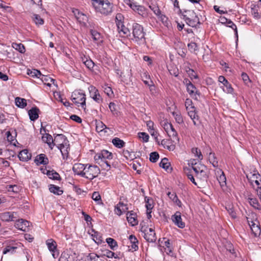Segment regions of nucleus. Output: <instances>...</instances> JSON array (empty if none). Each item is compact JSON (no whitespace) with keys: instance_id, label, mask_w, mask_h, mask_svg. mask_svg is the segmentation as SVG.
<instances>
[{"instance_id":"nucleus-57","label":"nucleus","mask_w":261,"mask_h":261,"mask_svg":"<svg viewBox=\"0 0 261 261\" xmlns=\"http://www.w3.org/2000/svg\"><path fill=\"white\" fill-rule=\"evenodd\" d=\"M138 136L140 138H142L144 142H147L148 141L149 135L144 132H141L138 133Z\"/></svg>"},{"instance_id":"nucleus-61","label":"nucleus","mask_w":261,"mask_h":261,"mask_svg":"<svg viewBox=\"0 0 261 261\" xmlns=\"http://www.w3.org/2000/svg\"><path fill=\"white\" fill-rule=\"evenodd\" d=\"M143 82L145 85H147L149 87L150 91H152V90H154V86L153 85V83L152 81L143 80Z\"/></svg>"},{"instance_id":"nucleus-45","label":"nucleus","mask_w":261,"mask_h":261,"mask_svg":"<svg viewBox=\"0 0 261 261\" xmlns=\"http://www.w3.org/2000/svg\"><path fill=\"white\" fill-rule=\"evenodd\" d=\"M218 180L222 188L226 186V178L223 172H222V174L218 178Z\"/></svg>"},{"instance_id":"nucleus-18","label":"nucleus","mask_w":261,"mask_h":261,"mask_svg":"<svg viewBox=\"0 0 261 261\" xmlns=\"http://www.w3.org/2000/svg\"><path fill=\"white\" fill-rule=\"evenodd\" d=\"M46 245L50 252L55 253L57 251V243L55 240L52 239H48L46 241ZM53 256L55 258V254L53 253Z\"/></svg>"},{"instance_id":"nucleus-42","label":"nucleus","mask_w":261,"mask_h":261,"mask_svg":"<svg viewBox=\"0 0 261 261\" xmlns=\"http://www.w3.org/2000/svg\"><path fill=\"white\" fill-rule=\"evenodd\" d=\"M172 115L177 123L182 124L184 123L182 117L180 113L173 112Z\"/></svg>"},{"instance_id":"nucleus-60","label":"nucleus","mask_w":261,"mask_h":261,"mask_svg":"<svg viewBox=\"0 0 261 261\" xmlns=\"http://www.w3.org/2000/svg\"><path fill=\"white\" fill-rule=\"evenodd\" d=\"M99 257L97 254L91 253L87 256V261H97L96 259Z\"/></svg>"},{"instance_id":"nucleus-32","label":"nucleus","mask_w":261,"mask_h":261,"mask_svg":"<svg viewBox=\"0 0 261 261\" xmlns=\"http://www.w3.org/2000/svg\"><path fill=\"white\" fill-rule=\"evenodd\" d=\"M40 79L44 83V84L46 85L49 87L51 86L50 83L53 82L54 83L55 82V80L47 76L44 75L43 74H42V75L40 76Z\"/></svg>"},{"instance_id":"nucleus-41","label":"nucleus","mask_w":261,"mask_h":261,"mask_svg":"<svg viewBox=\"0 0 261 261\" xmlns=\"http://www.w3.org/2000/svg\"><path fill=\"white\" fill-rule=\"evenodd\" d=\"M7 190L9 192H12L13 193H17L20 191V188L17 185H8L6 187Z\"/></svg>"},{"instance_id":"nucleus-55","label":"nucleus","mask_w":261,"mask_h":261,"mask_svg":"<svg viewBox=\"0 0 261 261\" xmlns=\"http://www.w3.org/2000/svg\"><path fill=\"white\" fill-rule=\"evenodd\" d=\"M159 166L163 168L168 173H171L173 170V167L171 166V164H159Z\"/></svg>"},{"instance_id":"nucleus-14","label":"nucleus","mask_w":261,"mask_h":261,"mask_svg":"<svg viewBox=\"0 0 261 261\" xmlns=\"http://www.w3.org/2000/svg\"><path fill=\"white\" fill-rule=\"evenodd\" d=\"M172 220L178 227L183 228L185 226V224L182 221L181 213L179 212H176L174 215L172 216Z\"/></svg>"},{"instance_id":"nucleus-59","label":"nucleus","mask_w":261,"mask_h":261,"mask_svg":"<svg viewBox=\"0 0 261 261\" xmlns=\"http://www.w3.org/2000/svg\"><path fill=\"white\" fill-rule=\"evenodd\" d=\"M241 76L245 84L247 85L248 86H249V83H251V81L249 79L248 75L246 73L243 72L242 73Z\"/></svg>"},{"instance_id":"nucleus-51","label":"nucleus","mask_w":261,"mask_h":261,"mask_svg":"<svg viewBox=\"0 0 261 261\" xmlns=\"http://www.w3.org/2000/svg\"><path fill=\"white\" fill-rule=\"evenodd\" d=\"M189 50L192 52L194 53L198 50V46L196 43L191 42L189 43L188 45Z\"/></svg>"},{"instance_id":"nucleus-56","label":"nucleus","mask_w":261,"mask_h":261,"mask_svg":"<svg viewBox=\"0 0 261 261\" xmlns=\"http://www.w3.org/2000/svg\"><path fill=\"white\" fill-rule=\"evenodd\" d=\"M167 195L171 199L175 202L177 204H178V202L180 203V201L178 199L177 196L175 193H171L170 192H168Z\"/></svg>"},{"instance_id":"nucleus-43","label":"nucleus","mask_w":261,"mask_h":261,"mask_svg":"<svg viewBox=\"0 0 261 261\" xmlns=\"http://www.w3.org/2000/svg\"><path fill=\"white\" fill-rule=\"evenodd\" d=\"M119 33L121 35H126V36L130 35V33L129 30V29L125 27V25L123 24V27H122V28H119V29H117Z\"/></svg>"},{"instance_id":"nucleus-3","label":"nucleus","mask_w":261,"mask_h":261,"mask_svg":"<svg viewBox=\"0 0 261 261\" xmlns=\"http://www.w3.org/2000/svg\"><path fill=\"white\" fill-rule=\"evenodd\" d=\"M53 146H56L60 150L63 156L68 154L69 146L68 141L63 134H57L55 137Z\"/></svg>"},{"instance_id":"nucleus-40","label":"nucleus","mask_w":261,"mask_h":261,"mask_svg":"<svg viewBox=\"0 0 261 261\" xmlns=\"http://www.w3.org/2000/svg\"><path fill=\"white\" fill-rule=\"evenodd\" d=\"M83 62L89 69H91L93 68L94 63L90 59H87L85 57V58L83 59Z\"/></svg>"},{"instance_id":"nucleus-4","label":"nucleus","mask_w":261,"mask_h":261,"mask_svg":"<svg viewBox=\"0 0 261 261\" xmlns=\"http://www.w3.org/2000/svg\"><path fill=\"white\" fill-rule=\"evenodd\" d=\"M179 13L181 14L183 19L185 20L187 24L192 27H195L200 23L199 19L197 15L193 10H179Z\"/></svg>"},{"instance_id":"nucleus-31","label":"nucleus","mask_w":261,"mask_h":261,"mask_svg":"<svg viewBox=\"0 0 261 261\" xmlns=\"http://www.w3.org/2000/svg\"><path fill=\"white\" fill-rule=\"evenodd\" d=\"M192 153L194 154L195 157L197 158V160L200 161L203 159V155L200 149L197 147L192 148L191 150Z\"/></svg>"},{"instance_id":"nucleus-50","label":"nucleus","mask_w":261,"mask_h":261,"mask_svg":"<svg viewBox=\"0 0 261 261\" xmlns=\"http://www.w3.org/2000/svg\"><path fill=\"white\" fill-rule=\"evenodd\" d=\"M127 210L128 207L121 208L120 206L118 204H117V205L115 206V212L117 215L120 216L123 213V212H125Z\"/></svg>"},{"instance_id":"nucleus-58","label":"nucleus","mask_w":261,"mask_h":261,"mask_svg":"<svg viewBox=\"0 0 261 261\" xmlns=\"http://www.w3.org/2000/svg\"><path fill=\"white\" fill-rule=\"evenodd\" d=\"M187 72L191 79L198 78V76L194 70L189 68L188 70H187Z\"/></svg>"},{"instance_id":"nucleus-2","label":"nucleus","mask_w":261,"mask_h":261,"mask_svg":"<svg viewBox=\"0 0 261 261\" xmlns=\"http://www.w3.org/2000/svg\"><path fill=\"white\" fill-rule=\"evenodd\" d=\"M75 166H81L80 169L84 171V173H87L92 177L97 176L100 173L99 167L95 164H74V166L72 167V169L77 174H80L81 171H77ZM77 168H80V167L77 166Z\"/></svg>"},{"instance_id":"nucleus-47","label":"nucleus","mask_w":261,"mask_h":261,"mask_svg":"<svg viewBox=\"0 0 261 261\" xmlns=\"http://www.w3.org/2000/svg\"><path fill=\"white\" fill-rule=\"evenodd\" d=\"M12 46L14 48H15L16 50L19 51L21 53H23L25 52V49L24 45L21 44H17V43H13L12 44Z\"/></svg>"},{"instance_id":"nucleus-53","label":"nucleus","mask_w":261,"mask_h":261,"mask_svg":"<svg viewBox=\"0 0 261 261\" xmlns=\"http://www.w3.org/2000/svg\"><path fill=\"white\" fill-rule=\"evenodd\" d=\"M109 107L113 115H118V111L116 109V106L114 102H111L109 103Z\"/></svg>"},{"instance_id":"nucleus-49","label":"nucleus","mask_w":261,"mask_h":261,"mask_svg":"<svg viewBox=\"0 0 261 261\" xmlns=\"http://www.w3.org/2000/svg\"><path fill=\"white\" fill-rule=\"evenodd\" d=\"M46 174L47 175H48L50 178L56 180L59 179L60 178L59 174L56 172H53V171L47 170Z\"/></svg>"},{"instance_id":"nucleus-39","label":"nucleus","mask_w":261,"mask_h":261,"mask_svg":"<svg viewBox=\"0 0 261 261\" xmlns=\"http://www.w3.org/2000/svg\"><path fill=\"white\" fill-rule=\"evenodd\" d=\"M160 124L161 126L164 128L166 133H168L169 132L170 127H171V123H169L167 119H164L160 122Z\"/></svg>"},{"instance_id":"nucleus-34","label":"nucleus","mask_w":261,"mask_h":261,"mask_svg":"<svg viewBox=\"0 0 261 261\" xmlns=\"http://www.w3.org/2000/svg\"><path fill=\"white\" fill-rule=\"evenodd\" d=\"M27 73L28 75L33 77H36L40 78V76L42 75L41 72L39 70L35 69L33 70L28 69Z\"/></svg>"},{"instance_id":"nucleus-52","label":"nucleus","mask_w":261,"mask_h":261,"mask_svg":"<svg viewBox=\"0 0 261 261\" xmlns=\"http://www.w3.org/2000/svg\"><path fill=\"white\" fill-rule=\"evenodd\" d=\"M208 160L210 162V163H218V161L215 154L212 152L209 153Z\"/></svg>"},{"instance_id":"nucleus-37","label":"nucleus","mask_w":261,"mask_h":261,"mask_svg":"<svg viewBox=\"0 0 261 261\" xmlns=\"http://www.w3.org/2000/svg\"><path fill=\"white\" fill-rule=\"evenodd\" d=\"M59 261H74L73 257L66 253H62Z\"/></svg>"},{"instance_id":"nucleus-36","label":"nucleus","mask_w":261,"mask_h":261,"mask_svg":"<svg viewBox=\"0 0 261 261\" xmlns=\"http://www.w3.org/2000/svg\"><path fill=\"white\" fill-rule=\"evenodd\" d=\"M92 198L97 203V204H103L101 198V196L98 192H94L92 195Z\"/></svg>"},{"instance_id":"nucleus-27","label":"nucleus","mask_w":261,"mask_h":261,"mask_svg":"<svg viewBox=\"0 0 261 261\" xmlns=\"http://www.w3.org/2000/svg\"><path fill=\"white\" fill-rule=\"evenodd\" d=\"M129 240L131 243V248L134 249L135 251H136L138 249V241L136 237L134 235H130L129 236Z\"/></svg>"},{"instance_id":"nucleus-44","label":"nucleus","mask_w":261,"mask_h":261,"mask_svg":"<svg viewBox=\"0 0 261 261\" xmlns=\"http://www.w3.org/2000/svg\"><path fill=\"white\" fill-rule=\"evenodd\" d=\"M159 159V154L156 151L151 152L149 155V161L152 163H155Z\"/></svg>"},{"instance_id":"nucleus-10","label":"nucleus","mask_w":261,"mask_h":261,"mask_svg":"<svg viewBox=\"0 0 261 261\" xmlns=\"http://www.w3.org/2000/svg\"><path fill=\"white\" fill-rule=\"evenodd\" d=\"M90 97L97 103L102 101V98L100 95L98 90L93 86H90L88 88Z\"/></svg>"},{"instance_id":"nucleus-35","label":"nucleus","mask_w":261,"mask_h":261,"mask_svg":"<svg viewBox=\"0 0 261 261\" xmlns=\"http://www.w3.org/2000/svg\"><path fill=\"white\" fill-rule=\"evenodd\" d=\"M113 144L118 148H122L125 145V142L118 138H115L112 140Z\"/></svg>"},{"instance_id":"nucleus-15","label":"nucleus","mask_w":261,"mask_h":261,"mask_svg":"<svg viewBox=\"0 0 261 261\" xmlns=\"http://www.w3.org/2000/svg\"><path fill=\"white\" fill-rule=\"evenodd\" d=\"M190 109H191L187 110L188 115L193 120L194 125H198L199 124L197 123V121H199V116L196 112V108L195 107H191Z\"/></svg>"},{"instance_id":"nucleus-20","label":"nucleus","mask_w":261,"mask_h":261,"mask_svg":"<svg viewBox=\"0 0 261 261\" xmlns=\"http://www.w3.org/2000/svg\"><path fill=\"white\" fill-rule=\"evenodd\" d=\"M39 109L36 107L32 108L29 111L28 114L31 121H35L38 119L39 117Z\"/></svg>"},{"instance_id":"nucleus-9","label":"nucleus","mask_w":261,"mask_h":261,"mask_svg":"<svg viewBox=\"0 0 261 261\" xmlns=\"http://www.w3.org/2000/svg\"><path fill=\"white\" fill-rule=\"evenodd\" d=\"M141 232L143 233V237L144 239L148 242H154L156 240L155 233L152 228H149L148 230L146 228L143 229L142 227Z\"/></svg>"},{"instance_id":"nucleus-25","label":"nucleus","mask_w":261,"mask_h":261,"mask_svg":"<svg viewBox=\"0 0 261 261\" xmlns=\"http://www.w3.org/2000/svg\"><path fill=\"white\" fill-rule=\"evenodd\" d=\"M42 138L45 143H46L51 148H53L52 145H53L54 139L50 135L45 134L42 136Z\"/></svg>"},{"instance_id":"nucleus-12","label":"nucleus","mask_w":261,"mask_h":261,"mask_svg":"<svg viewBox=\"0 0 261 261\" xmlns=\"http://www.w3.org/2000/svg\"><path fill=\"white\" fill-rule=\"evenodd\" d=\"M248 224L254 236L256 237L260 234L261 230L259 226V222L255 220V221L248 220Z\"/></svg>"},{"instance_id":"nucleus-5","label":"nucleus","mask_w":261,"mask_h":261,"mask_svg":"<svg viewBox=\"0 0 261 261\" xmlns=\"http://www.w3.org/2000/svg\"><path fill=\"white\" fill-rule=\"evenodd\" d=\"M132 33L135 41L139 44H144L146 43L145 32L141 25L137 23H134L132 26Z\"/></svg>"},{"instance_id":"nucleus-38","label":"nucleus","mask_w":261,"mask_h":261,"mask_svg":"<svg viewBox=\"0 0 261 261\" xmlns=\"http://www.w3.org/2000/svg\"><path fill=\"white\" fill-rule=\"evenodd\" d=\"M106 242L108 243L110 248L114 250L115 248L117 247V242L113 238H108L106 239Z\"/></svg>"},{"instance_id":"nucleus-28","label":"nucleus","mask_w":261,"mask_h":261,"mask_svg":"<svg viewBox=\"0 0 261 261\" xmlns=\"http://www.w3.org/2000/svg\"><path fill=\"white\" fill-rule=\"evenodd\" d=\"M90 33L94 41H97L98 42H102L101 35L97 31L91 30Z\"/></svg>"},{"instance_id":"nucleus-54","label":"nucleus","mask_w":261,"mask_h":261,"mask_svg":"<svg viewBox=\"0 0 261 261\" xmlns=\"http://www.w3.org/2000/svg\"><path fill=\"white\" fill-rule=\"evenodd\" d=\"M196 90V88L193 84H192L190 85H188V87H187V92L191 96H193Z\"/></svg>"},{"instance_id":"nucleus-21","label":"nucleus","mask_w":261,"mask_h":261,"mask_svg":"<svg viewBox=\"0 0 261 261\" xmlns=\"http://www.w3.org/2000/svg\"><path fill=\"white\" fill-rule=\"evenodd\" d=\"M18 157L20 161L22 162H27L31 159V154L29 152L27 149H24L19 152Z\"/></svg>"},{"instance_id":"nucleus-64","label":"nucleus","mask_w":261,"mask_h":261,"mask_svg":"<svg viewBox=\"0 0 261 261\" xmlns=\"http://www.w3.org/2000/svg\"><path fill=\"white\" fill-rule=\"evenodd\" d=\"M136 12H137L140 15L143 16L146 14L145 8L140 5L139 7H138L137 10Z\"/></svg>"},{"instance_id":"nucleus-22","label":"nucleus","mask_w":261,"mask_h":261,"mask_svg":"<svg viewBox=\"0 0 261 261\" xmlns=\"http://www.w3.org/2000/svg\"><path fill=\"white\" fill-rule=\"evenodd\" d=\"M115 22L117 27V29L123 27L124 24V16L121 13H117L115 17Z\"/></svg>"},{"instance_id":"nucleus-16","label":"nucleus","mask_w":261,"mask_h":261,"mask_svg":"<svg viewBox=\"0 0 261 261\" xmlns=\"http://www.w3.org/2000/svg\"><path fill=\"white\" fill-rule=\"evenodd\" d=\"M126 215L127 220L132 226H135L138 224L136 214L134 213L133 211L128 212Z\"/></svg>"},{"instance_id":"nucleus-46","label":"nucleus","mask_w":261,"mask_h":261,"mask_svg":"<svg viewBox=\"0 0 261 261\" xmlns=\"http://www.w3.org/2000/svg\"><path fill=\"white\" fill-rule=\"evenodd\" d=\"M33 18L37 25H42L44 23L43 19L38 14H33Z\"/></svg>"},{"instance_id":"nucleus-19","label":"nucleus","mask_w":261,"mask_h":261,"mask_svg":"<svg viewBox=\"0 0 261 261\" xmlns=\"http://www.w3.org/2000/svg\"><path fill=\"white\" fill-rule=\"evenodd\" d=\"M30 223V222L21 219L16 222V225L18 229L25 231L28 229Z\"/></svg>"},{"instance_id":"nucleus-11","label":"nucleus","mask_w":261,"mask_h":261,"mask_svg":"<svg viewBox=\"0 0 261 261\" xmlns=\"http://www.w3.org/2000/svg\"><path fill=\"white\" fill-rule=\"evenodd\" d=\"M77 20L84 27L86 26V23L88 20V17L84 13L80 12L77 9L72 10Z\"/></svg>"},{"instance_id":"nucleus-33","label":"nucleus","mask_w":261,"mask_h":261,"mask_svg":"<svg viewBox=\"0 0 261 261\" xmlns=\"http://www.w3.org/2000/svg\"><path fill=\"white\" fill-rule=\"evenodd\" d=\"M248 201L255 208L260 210V204L256 198L249 197L248 198Z\"/></svg>"},{"instance_id":"nucleus-8","label":"nucleus","mask_w":261,"mask_h":261,"mask_svg":"<svg viewBox=\"0 0 261 261\" xmlns=\"http://www.w3.org/2000/svg\"><path fill=\"white\" fill-rule=\"evenodd\" d=\"M112 158V153L106 150H101L100 152L96 153L94 156L95 161H97L100 159L101 161L105 163H108L106 160H111Z\"/></svg>"},{"instance_id":"nucleus-13","label":"nucleus","mask_w":261,"mask_h":261,"mask_svg":"<svg viewBox=\"0 0 261 261\" xmlns=\"http://www.w3.org/2000/svg\"><path fill=\"white\" fill-rule=\"evenodd\" d=\"M218 81L224 85V88L223 90L225 92L227 93H232L233 92V88L224 76H219Z\"/></svg>"},{"instance_id":"nucleus-23","label":"nucleus","mask_w":261,"mask_h":261,"mask_svg":"<svg viewBox=\"0 0 261 261\" xmlns=\"http://www.w3.org/2000/svg\"><path fill=\"white\" fill-rule=\"evenodd\" d=\"M161 145H163L165 148L169 150H173L175 148V145H174L170 140H162Z\"/></svg>"},{"instance_id":"nucleus-62","label":"nucleus","mask_w":261,"mask_h":261,"mask_svg":"<svg viewBox=\"0 0 261 261\" xmlns=\"http://www.w3.org/2000/svg\"><path fill=\"white\" fill-rule=\"evenodd\" d=\"M149 7L155 15L159 16L161 14V11L158 7L155 6H150Z\"/></svg>"},{"instance_id":"nucleus-48","label":"nucleus","mask_w":261,"mask_h":261,"mask_svg":"<svg viewBox=\"0 0 261 261\" xmlns=\"http://www.w3.org/2000/svg\"><path fill=\"white\" fill-rule=\"evenodd\" d=\"M17 247L16 246H8L3 250V253L6 254L8 252L13 253L16 252Z\"/></svg>"},{"instance_id":"nucleus-30","label":"nucleus","mask_w":261,"mask_h":261,"mask_svg":"<svg viewBox=\"0 0 261 261\" xmlns=\"http://www.w3.org/2000/svg\"><path fill=\"white\" fill-rule=\"evenodd\" d=\"M15 101L16 105L19 108H23L27 106V100L24 98L17 97Z\"/></svg>"},{"instance_id":"nucleus-63","label":"nucleus","mask_w":261,"mask_h":261,"mask_svg":"<svg viewBox=\"0 0 261 261\" xmlns=\"http://www.w3.org/2000/svg\"><path fill=\"white\" fill-rule=\"evenodd\" d=\"M145 202H146V207L147 208V210L150 211L153 208V206L152 203H151L150 201L151 200L149 199V198H146V197L145 199Z\"/></svg>"},{"instance_id":"nucleus-29","label":"nucleus","mask_w":261,"mask_h":261,"mask_svg":"<svg viewBox=\"0 0 261 261\" xmlns=\"http://www.w3.org/2000/svg\"><path fill=\"white\" fill-rule=\"evenodd\" d=\"M106 129H109V128L102 121H99L96 122V130L97 132L104 131L105 133H107Z\"/></svg>"},{"instance_id":"nucleus-26","label":"nucleus","mask_w":261,"mask_h":261,"mask_svg":"<svg viewBox=\"0 0 261 261\" xmlns=\"http://www.w3.org/2000/svg\"><path fill=\"white\" fill-rule=\"evenodd\" d=\"M49 190L51 193L58 195H61L63 193V191L61 190L59 187L54 185H50Z\"/></svg>"},{"instance_id":"nucleus-7","label":"nucleus","mask_w":261,"mask_h":261,"mask_svg":"<svg viewBox=\"0 0 261 261\" xmlns=\"http://www.w3.org/2000/svg\"><path fill=\"white\" fill-rule=\"evenodd\" d=\"M86 95L82 92L74 91L72 93L71 100L75 104H80L81 107L85 109Z\"/></svg>"},{"instance_id":"nucleus-24","label":"nucleus","mask_w":261,"mask_h":261,"mask_svg":"<svg viewBox=\"0 0 261 261\" xmlns=\"http://www.w3.org/2000/svg\"><path fill=\"white\" fill-rule=\"evenodd\" d=\"M48 162L47 157L43 153L37 155L34 160L35 163H48Z\"/></svg>"},{"instance_id":"nucleus-17","label":"nucleus","mask_w":261,"mask_h":261,"mask_svg":"<svg viewBox=\"0 0 261 261\" xmlns=\"http://www.w3.org/2000/svg\"><path fill=\"white\" fill-rule=\"evenodd\" d=\"M14 213H12L9 212L2 213L0 215L1 219L3 221L6 222L16 221V220L14 219L15 217L14 216Z\"/></svg>"},{"instance_id":"nucleus-1","label":"nucleus","mask_w":261,"mask_h":261,"mask_svg":"<svg viewBox=\"0 0 261 261\" xmlns=\"http://www.w3.org/2000/svg\"><path fill=\"white\" fill-rule=\"evenodd\" d=\"M91 2L96 12L105 15L112 12L113 5L108 0H91Z\"/></svg>"},{"instance_id":"nucleus-6","label":"nucleus","mask_w":261,"mask_h":261,"mask_svg":"<svg viewBox=\"0 0 261 261\" xmlns=\"http://www.w3.org/2000/svg\"><path fill=\"white\" fill-rule=\"evenodd\" d=\"M140 152H130L127 150H123V151L124 156L129 162L133 161L136 163H140L141 162H145L147 161V156H144V158H141L140 156Z\"/></svg>"}]
</instances>
